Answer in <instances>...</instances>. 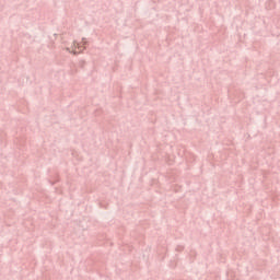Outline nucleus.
Segmentation results:
<instances>
[{
    "label": "nucleus",
    "mask_w": 280,
    "mask_h": 280,
    "mask_svg": "<svg viewBox=\"0 0 280 280\" xmlns=\"http://www.w3.org/2000/svg\"><path fill=\"white\" fill-rule=\"evenodd\" d=\"M84 51V46H78L77 48L72 49V54H82Z\"/></svg>",
    "instance_id": "1"
}]
</instances>
